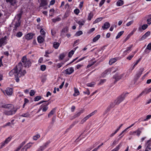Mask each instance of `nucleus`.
Returning <instances> with one entry per match:
<instances>
[{
	"label": "nucleus",
	"instance_id": "1",
	"mask_svg": "<svg viewBox=\"0 0 151 151\" xmlns=\"http://www.w3.org/2000/svg\"><path fill=\"white\" fill-rule=\"evenodd\" d=\"M23 67L21 63H19L16 67L12 69L9 73V74L11 76H17L18 77H20L24 76L26 73V70L23 69Z\"/></svg>",
	"mask_w": 151,
	"mask_h": 151
},
{
	"label": "nucleus",
	"instance_id": "2",
	"mask_svg": "<svg viewBox=\"0 0 151 151\" xmlns=\"http://www.w3.org/2000/svg\"><path fill=\"white\" fill-rule=\"evenodd\" d=\"M7 110L4 111V114L7 115H12L15 113L16 110L14 108V106L11 104H8L6 106Z\"/></svg>",
	"mask_w": 151,
	"mask_h": 151
},
{
	"label": "nucleus",
	"instance_id": "3",
	"mask_svg": "<svg viewBox=\"0 0 151 151\" xmlns=\"http://www.w3.org/2000/svg\"><path fill=\"white\" fill-rule=\"evenodd\" d=\"M22 61L25 67L29 68L31 65L30 60H28L26 56H24L22 57Z\"/></svg>",
	"mask_w": 151,
	"mask_h": 151
},
{
	"label": "nucleus",
	"instance_id": "4",
	"mask_svg": "<svg viewBox=\"0 0 151 151\" xmlns=\"http://www.w3.org/2000/svg\"><path fill=\"white\" fill-rule=\"evenodd\" d=\"M21 17V14L20 13L18 14L15 17V21L16 22V23L15 24L14 28L15 29H16L17 27L19 26L20 24V19Z\"/></svg>",
	"mask_w": 151,
	"mask_h": 151
},
{
	"label": "nucleus",
	"instance_id": "5",
	"mask_svg": "<svg viewBox=\"0 0 151 151\" xmlns=\"http://www.w3.org/2000/svg\"><path fill=\"white\" fill-rule=\"evenodd\" d=\"M127 93H123L121 96H119L114 102L115 104H119L121 102H122L124 99Z\"/></svg>",
	"mask_w": 151,
	"mask_h": 151
},
{
	"label": "nucleus",
	"instance_id": "6",
	"mask_svg": "<svg viewBox=\"0 0 151 151\" xmlns=\"http://www.w3.org/2000/svg\"><path fill=\"white\" fill-rule=\"evenodd\" d=\"M49 104V103L46 104H42L40 106L37 113L40 112L42 110L43 112L46 111L48 109V106Z\"/></svg>",
	"mask_w": 151,
	"mask_h": 151
},
{
	"label": "nucleus",
	"instance_id": "7",
	"mask_svg": "<svg viewBox=\"0 0 151 151\" xmlns=\"http://www.w3.org/2000/svg\"><path fill=\"white\" fill-rule=\"evenodd\" d=\"M97 111L96 110H95L94 111H93L92 113L87 115L85 117L82 119V120L81 122V123L82 124L83 123L90 117L95 114L97 112Z\"/></svg>",
	"mask_w": 151,
	"mask_h": 151
},
{
	"label": "nucleus",
	"instance_id": "8",
	"mask_svg": "<svg viewBox=\"0 0 151 151\" xmlns=\"http://www.w3.org/2000/svg\"><path fill=\"white\" fill-rule=\"evenodd\" d=\"M7 37L6 36H4L0 39V47L4 45L7 42Z\"/></svg>",
	"mask_w": 151,
	"mask_h": 151
},
{
	"label": "nucleus",
	"instance_id": "9",
	"mask_svg": "<svg viewBox=\"0 0 151 151\" xmlns=\"http://www.w3.org/2000/svg\"><path fill=\"white\" fill-rule=\"evenodd\" d=\"M115 68H110L108 69L105 70L103 73V76L105 77L106 76V74H108L110 73L111 72L113 73L114 72L116 71V70L114 69Z\"/></svg>",
	"mask_w": 151,
	"mask_h": 151
},
{
	"label": "nucleus",
	"instance_id": "10",
	"mask_svg": "<svg viewBox=\"0 0 151 151\" xmlns=\"http://www.w3.org/2000/svg\"><path fill=\"white\" fill-rule=\"evenodd\" d=\"M74 71V68L73 67H70L66 69L64 71L65 73L68 74L70 75Z\"/></svg>",
	"mask_w": 151,
	"mask_h": 151
},
{
	"label": "nucleus",
	"instance_id": "11",
	"mask_svg": "<svg viewBox=\"0 0 151 151\" xmlns=\"http://www.w3.org/2000/svg\"><path fill=\"white\" fill-rule=\"evenodd\" d=\"M151 92V87L150 88H147L145 89L139 95L138 97L141 96L143 94H146Z\"/></svg>",
	"mask_w": 151,
	"mask_h": 151
},
{
	"label": "nucleus",
	"instance_id": "12",
	"mask_svg": "<svg viewBox=\"0 0 151 151\" xmlns=\"http://www.w3.org/2000/svg\"><path fill=\"white\" fill-rule=\"evenodd\" d=\"M3 92L4 94L6 93L8 95H11L12 94L13 90L12 88H7L4 91H3Z\"/></svg>",
	"mask_w": 151,
	"mask_h": 151
},
{
	"label": "nucleus",
	"instance_id": "13",
	"mask_svg": "<svg viewBox=\"0 0 151 151\" xmlns=\"http://www.w3.org/2000/svg\"><path fill=\"white\" fill-rule=\"evenodd\" d=\"M48 4L47 0H41V3L40 4V7H43L47 5Z\"/></svg>",
	"mask_w": 151,
	"mask_h": 151
},
{
	"label": "nucleus",
	"instance_id": "14",
	"mask_svg": "<svg viewBox=\"0 0 151 151\" xmlns=\"http://www.w3.org/2000/svg\"><path fill=\"white\" fill-rule=\"evenodd\" d=\"M110 26V24L108 22H106L104 24L103 26H102V28L104 30H105L108 28Z\"/></svg>",
	"mask_w": 151,
	"mask_h": 151
},
{
	"label": "nucleus",
	"instance_id": "15",
	"mask_svg": "<svg viewBox=\"0 0 151 151\" xmlns=\"http://www.w3.org/2000/svg\"><path fill=\"white\" fill-rule=\"evenodd\" d=\"M132 46V45H130L129 47H127V49L124 52V54L125 55H127L131 50V49Z\"/></svg>",
	"mask_w": 151,
	"mask_h": 151
},
{
	"label": "nucleus",
	"instance_id": "16",
	"mask_svg": "<svg viewBox=\"0 0 151 151\" xmlns=\"http://www.w3.org/2000/svg\"><path fill=\"white\" fill-rule=\"evenodd\" d=\"M114 106V105L112 103H111L110 104L109 106L107 108L106 110L105 111L104 114H106L108 112H109L112 108H113Z\"/></svg>",
	"mask_w": 151,
	"mask_h": 151
},
{
	"label": "nucleus",
	"instance_id": "17",
	"mask_svg": "<svg viewBox=\"0 0 151 151\" xmlns=\"http://www.w3.org/2000/svg\"><path fill=\"white\" fill-rule=\"evenodd\" d=\"M118 58H113L110 60L109 62V64L110 65H111L115 63L117 60Z\"/></svg>",
	"mask_w": 151,
	"mask_h": 151
},
{
	"label": "nucleus",
	"instance_id": "18",
	"mask_svg": "<svg viewBox=\"0 0 151 151\" xmlns=\"http://www.w3.org/2000/svg\"><path fill=\"white\" fill-rule=\"evenodd\" d=\"M148 25L147 24H143L142 27H139L138 28V30L140 32H142V30H144L146 29L147 27H148Z\"/></svg>",
	"mask_w": 151,
	"mask_h": 151
},
{
	"label": "nucleus",
	"instance_id": "19",
	"mask_svg": "<svg viewBox=\"0 0 151 151\" xmlns=\"http://www.w3.org/2000/svg\"><path fill=\"white\" fill-rule=\"evenodd\" d=\"M124 75V74H121L119 75H115L114 76V77L115 78L116 81H118L121 79Z\"/></svg>",
	"mask_w": 151,
	"mask_h": 151
},
{
	"label": "nucleus",
	"instance_id": "20",
	"mask_svg": "<svg viewBox=\"0 0 151 151\" xmlns=\"http://www.w3.org/2000/svg\"><path fill=\"white\" fill-rule=\"evenodd\" d=\"M33 35L32 33H28L25 35V37L27 40H30L32 38Z\"/></svg>",
	"mask_w": 151,
	"mask_h": 151
},
{
	"label": "nucleus",
	"instance_id": "21",
	"mask_svg": "<svg viewBox=\"0 0 151 151\" xmlns=\"http://www.w3.org/2000/svg\"><path fill=\"white\" fill-rule=\"evenodd\" d=\"M150 32L148 31L142 37L141 39L143 40L145 39L150 35Z\"/></svg>",
	"mask_w": 151,
	"mask_h": 151
},
{
	"label": "nucleus",
	"instance_id": "22",
	"mask_svg": "<svg viewBox=\"0 0 151 151\" xmlns=\"http://www.w3.org/2000/svg\"><path fill=\"white\" fill-rule=\"evenodd\" d=\"M37 40L38 42L39 43H42L44 41V37L40 36L37 37Z\"/></svg>",
	"mask_w": 151,
	"mask_h": 151
},
{
	"label": "nucleus",
	"instance_id": "23",
	"mask_svg": "<svg viewBox=\"0 0 151 151\" xmlns=\"http://www.w3.org/2000/svg\"><path fill=\"white\" fill-rule=\"evenodd\" d=\"M85 22V21L83 19H81L77 21V23L78 24L82 26L84 25Z\"/></svg>",
	"mask_w": 151,
	"mask_h": 151
},
{
	"label": "nucleus",
	"instance_id": "24",
	"mask_svg": "<svg viewBox=\"0 0 151 151\" xmlns=\"http://www.w3.org/2000/svg\"><path fill=\"white\" fill-rule=\"evenodd\" d=\"M124 4V1L122 0H119L116 2V5L117 6H120Z\"/></svg>",
	"mask_w": 151,
	"mask_h": 151
},
{
	"label": "nucleus",
	"instance_id": "25",
	"mask_svg": "<svg viewBox=\"0 0 151 151\" xmlns=\"http://www.w3.org/2000/svg\"><path fill=\"white\" fill-rule=\"evenodd\" d=\"M151 118V115H148L146 116V118L145 119H143L142 118L140 119H139V121H146L148 120L149 119H150Z\"/></svg>",
	"mask_w": 151,
	"mask_h": 151
},
{
	"label": "nucleus",
	"instance_id": "26",
	"mask_svg": "<svg viewBox=\"0 0 151 151\" xmlns=\"http://www.w3.org/2000/svg\"><path fill=\"white\" fill-rule=\"evenodd\" d=\"M103 19L102 17H99L96 19L93 22V24H94L101 21Z\"/></svg>",
	"mask_w": 151,
	"mask_h": 151
},
{
	"label": "nucleus",
	"instance_id": "27",
	"mask_svg": "<svg viewBox=\"0 0 151 151\" xmlns=\"http://www.w3.org/2000/svg\"><path fill=\"white\" fill-rule=\"evenodd\" d=\"M122 143H120L114 149H113L111 151H118L120 147L122 146Z\"/></svg>",
	"mask_w": 151,
	"mask_h": 151
},
{
	"label": "nucleus",
	"instance_id": "28",
	"mask_svg": "<svg viewBox=\"0 0 151 151\" xmlns=\"http://www.w3.org/2000/svg\"><path fill=\"white\" fill-rule=\"evenodd\" d=\"M74 93L73 94V96H76L79 94V92L78 90L75 88H74Z\"/></svg>",
	"mask_w": 151,
	"mask_h": 151
},
{
	"label": "nucleus",
	"instance_id": "29",
	"mask_svg": "<svg viewBox=\"0 0 151 151\" xmlns=\"http://www.w3.org/2000/svg\"><path fill=\"white\" fill-rule=\"evenodd\" d=\"M14 121V120H13L11 121V122H9L6 124H5L3 126V127H4V128H5L8 126H11V124H13V122Z\"/></svg>",
	"mask_w": 151,
	"mask_h": 151
},
{
	"label": "nucleus",
	"instance_id": "30",
	"mask_svg": "<svg viewBox=\"0 0 151 151\" xmlns=\"http://www.w3.org/2000/svg\"><path fill=\"white\" fill-rule=\"evenodd\" d=\"M95 84L96 83L95 82H92L87 83L86 85L88 87H94Z\"/></svg>",
	"mask_w": 151,
	"mask_h": 151
},
{
	"label": "nucleus",
	"instance_id": "31",
	"mask_svg": "<svg viewBox=\"0 0 151 151\" xmlns=\"http://www.w3.org/2000/svg\"><path fill=\"white\" fill-rule=\"evenodd\" d=\"M48 144V143H46L43 146L40 147L37 151H42L46 148V145Z\"/></svg>",
	"mask_w": 151,
	"mask_h": 151
},
{
	"label": "nucleus",
	"instance_id": "32",
	"mask_svg": "<svg viewBox=\"0 0 151 151\" xmlns=\"http://www.w3.org/2000/svg\"><path fill=\"white\" fill-rule=\"evenodd\" d=\"M60 43L58 42H55L53 43V47L55 49H57L60 45Z\"/></svg>",
	"mask_w": 151,
	"mask_h": 151
},
{
	"label": "nucleus",
	"instance_id": "33",
	"mask_svg": "<svg viewBox=\"0 0 151 151\" xmlns=\"http://www.w3.org/2000/svg\"><path fill=\"white\" fill-rule=\"evenodd\" d=\"M147 24L150 25L151 24V15H149L147 20Z\"/></svg>",
	"mask_w": 151,
	"mask_h": 151
},
{
	"label": "nucleus",
	"instance_id": "34",
	"mask_svg": "<svg viewBox=\"0 0 151 151\" xmlns=\"http://www.w3.org/2000/svg\"><path fill=\"white\" fill-rule=\"evenodd\" d=\"M55 112V109H52L49 113L48 114V117H50L52 115H53Z\"/></svg>",
	"mask_w": 151,
	"mask_h": 151
},
{
	"label": "nucleus",
	"instance_id": "35",
	"mask_svg": "<svg viewBox=\"0 0 151 151\" xmlns=\"http://www.w3.org/2000/svg\"><path fill=\"white\" fill-rule=\"evenodd\" d=\"M93 13L91 12L88 14V19L89 20H91V19L93 17Z\"/></svg>",
	"mask_w": 151,
	"mask_h": 151
},
{
	"label": "nucleus",
	"instance_id": "36",
	"mask_svg": "<svg viewBox=\"0 0 151 151\" xmlns=\"http://www.w3.org/2000/svg\"><path fill=\"white\" fill-rule=\"evenodd\" d=\"M124 31H121L119 32L117 34V35L116 36V39H117L119 38L124 33Z\"/></svg>",
	"mask_w": 151,
	"mask_h": 151
},
{
	"label": "nucleus",
	"instance_id": "37",
	"mask_svg": "<svg viewBox=\"0 0 151 151\" xmlns=\"http://www.w3.org/2000/svg\"><path fill=\"white\" fill-rule=\"evenodd\" d=\"M30 114L29 113L26 112L25 113L22 114L21 116L24 117H28L29 116Z\"/></svg>",
	"mask_w": 151,
	"mask_h": 151
},
{
	"label": "nucleus",
	"instance_id": "38",
	"mask_svg": "<svg viewBox=\"0 0 151 151\" xmlns=\"http://www.w3.org/2000/svg\"><path fill=\"white\" fill-rule=\"evenodd\" d=\"M100 36L99 35H97L96 37L94 38L93 39V42H95L97 41L100 38Z\"/></svg>",
	"mask_w": 151,
	"mask_h": 151
},
{
	"label": "nucleus",
	"instance_id": "39",
	"mask_svg": "<svg viewBox=\"0 0 151 151\" xmlns=\"http://www.w3.org/2000/svg\"><path fill=\"white\" fill-rule=\"evenodd\" d=\"M12 137L11 136L8 137L4 141L6 144H8L11 140Z\"/></svg>",
	"mask_w": 151,
	"mask_h": 151
},
{
	"label": "nucleus",
	"instance_id": "40",
	"mask_svg": "<svg viewBox=\"0 0 151 151\" xmlns=\"http://www.w3.org/2000/svg\"><path fill=\"white\" fill-rule=\"evenodd\" d=\"M83 34V32L81 31L77 32L75 35L76 36H79Z\"/></svg>",
	"mask_w": 151,
	"mask_h": 151
},
{
	"label": "nucleus",
	"instance_id": "41",
	"mask_svg": "<svg viewBox=\"0 0 151 151\" xmlns=\"http://www.w3.org/2000/svg\"><path fill=\"white\" fill-rule=\"evenodd\" d=\"M75 50H71L68 53V56L69 57H71L74 54Z\"/></svg>",
	"mask_w": 151,
	"mask_h": 151
},
{
	"label": "nucleus",
	"instance_id": "42",
	"mask_svg": "<svg viewBox=\"0 0 151 151\" xmlns=\"http://www.w3.org/2000/svg\"><path fill=\"white\" fill-rule=\"evenodd\" d=\"M41 97L40 96H37L35 97L34 99V101H38L41 99Z\"/></svg>",
	"mask_w": 151,
	"mask_h": 151
},
{
	"label": "nucleus",
	"instance_id": "43",
	"mask_svg": "<svg viewBox=\"0 0 151 151\" xmlns=\"http://www.w3.org/2000/svg\"><path fill=\"white\" fill-rule=\"evenodd\" d=\"M33 144V143L29 142L27 143L26 145L25 146V147L27 149L30 148Z\"/></svg>",
	"mask_w": 151,
	"mask_h": 151
},
{
	"label": "nucleus",
	"instance_id": "44",
	"mask_svg": "<svg viewBox=\"0 0 151 151\" xmlns=\"http://www.w3.org/2000/svg\"><path fill=\"white\" fill-rule=\"evenodd\" d=\"M65 55L64 53L60 54L59 56V59L62 60L65 57Z\"/></svg>",
	"mask_w": 151,
	"mask_h": 151
},
{
	"label": "nucleus",
	"instance_id": "45",
	"mask_svg": "<svg viewBox=\"0 0 151 151\" xmlns=\"http://www.w3.org/2000/svg\"><path fill=\"white\" fill-rule=\"evenodd\" d=\"M140 61V60H138L136 61L135 62H134L133 65V66L132 69V70H133L135 67V66L138 64V63H139Z\"/></svg>",
	"mask_w": 151,
	"mask_h": 151
},
{
	"label": "nucleus",
	"instance_id": "46",
	"mask_svg": "<svg viewBox=\"0 0 151 151\" xmlns=\"http://www.w3.org/2000/svg\"><path fill=\"white\" fill-rule=\"evenodd\" d=\"M61 20V18L59 17H57L56 18L53 19H52L53 22H55L57 21H59Z\"/></svg>",
	"mask_w": 151,
	"mask_h": 151
},
{
	"label": "nucleus",
	"instance_id": "47",
	"mask_svg": "<svg viewBox=\"0 0 151 151\" xmlns=\"http://www.w3.org/2000/svg\"><path fill=\"white\" fill-rule=\"evenodd\" d=\"M40 137V135L37 134L35 136H34L33 137V139L35 140H36L38 139Z\"/></svg>",
	"mask_w": 151,
	"mask_h": 151
},
{
	"label": "nucleus",
	"instance_id": "48",
	"mask_svg": "<svg viewBox=\"0 0 151 151\" xmlns=\"http://www.w3.org/2000/svg\"><path fill=\"white\" fill-rule=\"evenodd\" d=\"M40 32L41 35L45 36L46 33L45 29H41L40 30Z\"/></svg>",
	"mask_w": 151,
	"mask_h": 151
},
{
	"label": "nucleus",
	"instance_id": "49",
	"mask_svg": "<svg viewBox=\"0 0 151 151\" xmlns=\"http://www.w3.org/2000/svg\"><path fill=\"white\" fill-rule=\"evenodd\" d=\"M46 69V66L45 65H42L40 66V69L42 71H45Z\"/></svg>",
	"mask_w": 151,
	"mask_h": 151
},
{
	"label": "nucleus",
	"instance_id": "50",
	"mask_svg": "<svg viewBox=\"0 0 151 151\" xmlns=\"http://www.w3.org/2000/svg\"><path fill=\"white\" fill-rule=\"evenodd\" d=\"M29 102V101L28 99H26V98L24 99V102L23 105V107L24 108V107L25 105L26 104L28 103Z\"/></svg>",
	"mask_w": 151,
	"mask_h": 151
},
{
	"label": "nucleus",
	"instance_id": "51",
	"mask_svg": "<svg viewBox=\"0 0 151 151\" xmlns=\"http://www.w3.org/2000/svg\"><path fill=\"white\" fill-rule=\"evenodd\" d=\"M136 132L137 135L139 136L141 133V131H140L139 129H138L137 130H136Z\"/></svg>",
	"mask_w": 151,
	"mask_h": 151
},
{
	"label": "nucleus",
	"instance_id": "52",
	"mask_svg": "<svg viewBox=\"0 0 151 151\" xmlns=\"http://www.w3.org/2000/svg\"><path fill=\"white\" fill-rule=\"evenodd\" d=\"M35 93L34 91L33 90H31L29 92V95L30 96H32L35 95Z\"/></svg>",
	"mask_w": 151,
	"mask_h": 151
},
{
	"label": "nucleus",
	"instance_id": "53",
	"mask_svg": "<svg viewBox=\"0 0 151 151\" xmlns=\"http://www.w3.org/2000/svg\"><path fill=\"white\" fill-rule=\"evenodd\" d=\"M79 40H77L75 41L74 42L73 45L74 46L78 45L79 43Z\"/></svg>",
	"mask_w": 151,
	"mask_h": 151
},
{
	"label": "nucleus",
	"instance_id": "54",
	"mask_svg": "<svg viewBox=\"0 0 151 151\" xmlns=\"http://www.w3.org/2000/svg\"><path fill=\"white\" fill-rule=\"evenodd\" d=\"M80 12L79 10L78 9H76L74 10V13L77 15H78Z\"/></svg>",
	"mask_w": 151,
	"mask_h": 151
},
{
	"label": "nucleus",
	"instance_id": "55",
	"mask_svg": "<svg viewBox=\"0 0 151 151\" xmlns=\"http://www.w3.org/2000/svg\"><path fill=\"white\" fill-rule=\"evenodd\" d=\"M64 63H58L57 65V67H58V68H60L62 66V65Z\"/></svg>",
	"mask_w": 151,
	"mask_h": 151
},
{
	"label": "nucleus",
	"instance_id": "56",
	"mask_svg": "<svg viewBox=\"0 0 151 151\" xmlns=\"http://www.w3.org/2000/svg\"><path fill=\"white\" fill-rule=\"evenodd\" d=\"M134 54L130 55L127 58V59L129 60H130L133 57Z\"/></svg>",
	"mask_w": 151,
	"mask_h": 151
},
{
	"label": "nucleus",
	"instance_id": "57",
	"mask_svg": "<svg viewBox=\"0 0 151 151\" xmlns=\"http://www.w3.org/2000/svg\"><path fill=\"white\" fill-rule=\"evenodd\" d=\"M106 0H101L99 4V6L100 7H101L103 4L104 3Z\"/></svg>",
	"mask_w": 151,
	"mask_h": 151
},
{
	"label": "nucleus",
	"instance_id": "58",
	"mask_svg": "<svg viewBox=\"0 0 151 151\" xmlns=\"http://www.w3.org/2000/svg\"><path fill=\"white\" fill-rule=\"evenodd\" d=\"M133 22V21L132 20L128 22L126 24V26L129 27L131 25Z\"/></svg>",
	"mask_w": 151,
	"mask_h": 151
},
{
	"label": "nucleus",
	"instance_id": "59",
	"mask_svg": "<svg viewBox=\"0 0 151 151\" xmlns=\"http://www.w3.org/2000/svg\"><path fill=\"white\" fill-rule=\"evenodd\" d=\"M146 145H147V147H149L151 146V141L150 140H148L146 143Z\"/></svg>",
	"mask_w": 151,
	"mask_h": 151
},
{
	"label": "nucleus",
	"instance_id": "60",
	"mask_svg": "<svg viewBox=\"0 0 151 151\" xmlns=\"http://www.w3.org/2000/svg\"><path fill=\"white\" fill-rule=\"evenodd\" d=\"M51 33L52 36H54L56 34V32L55 29H53L51 30Z\"/></svg>",
	"mask_w": 151,
	"mask_h": 151
},
{
	"label": "nucleus",
	"instance_id": "61",
	"mask_svg": "<svg viewBox=\"0 0 151 151\" xmlns=\"http://www.w3.org/2000/svg\"><path fill=\"white\" fill-rule=\"evenodd\" d=\"M22 33L21 32H19L16 35L18 37H20L22 36Z\"/></svg>",
	"mask_w": 151,
	"mask_h": 151
},
{
	"label": "nucleus",
	"instance_id": "62",
	"mask_svg": "<svg viewBox=\"0 0 151 151\" xmlns=\"http://www.w3.org/2000/svg\"><path fill=\"white\" fill-rule=\"evenodd\" d=\"M5 144H6V143H5V142H2L1 143V146H0V148H3L5 145Z\"/></svg>",
	"mask_w": 151,
	"mask_h": 151
},
{
	"label": "nucleus",
	"instance_id": "63",
	"mask_svg": "<svg viewBox=\"0 0 151 151\" xmlns=\"http://www.w3.org/2000/svg\"><path fill=\"white\" fill-rule=\"evenodd\" d=\"M146 48L149 50H151V43H149L147 46Z\"/></svg>",
	"mask_w": 151,
	"mask_h": 151
},
{
	"label": "nucleus",
	"instance_id": "64",
	"mask_svg": "<svg viewBox=\"0 0 151 151\" xmlns=\"http://www.w3.org/2000/svg\"><path fill=\"white\" fill-rule=\"evenodd\" d=\"M81 114L78 112H77L76 113L75 115H74V118H75L76 117H78L80 116Z\"/></svg>",
	"mask_w": 151,
	"mask_h": 151
}]
</instances>
